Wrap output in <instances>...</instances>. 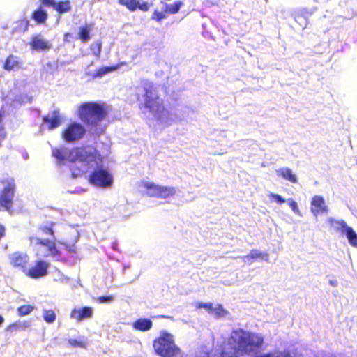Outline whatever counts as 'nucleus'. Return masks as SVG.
I'll return each mask as SVG.
<instances>
[{"label":"nucleus","mask_w":357,"mask_h":357,"mask_svg":"<svg viewBox=\"0 0 357 357\" xmlns=\"http://www.w3.org/2000/svg\"><path fill=\"white\" fill-rule=\"evenodd\" d=\"M52 155L59 163L66 164L68 161L74 163L71 167L73 177L91 172L89 176L91 184L100 188L112 187L113 176L107 169L102 168V159L93 148L54 149Z\"/></svg>","instance_id":"1"},{"label":"nucleus","mask_w":357,"mask_h":357,"mask_svg":"<svg viewBox=\"0 0 357 357\" xmlns=\"http://www.w3.org/2000/svg\"><path fill=\"white\" fill-rule=\"evenodd\" d=\"M264 344L261 334L250 333L243 329L234 330L225 344L221 352L212 351L214 357H237L235 353L250 354L259 349Z\"/></svg>","instance_id":"2"},{"label":"nucleus","mask_w":357,"mask_h":357,"mask_svg":"<svg viewBox=\"0 0 357 357\" xmlns=\"http://www.w3.org/2000/svg\"><path fill=\"white\" fill-rule=\"evenodd\" d=\"M138 91L142 94L144 106L161 123L169 125L173 121L172 114L163 106V101L158 94L157 88L150 82H144Z\"/></svg>","instance_id":"3"},{"label":"nucleus","mask_w":357,"mask_h":357,"mask_svg":"<svg viewBox=\"0 0 357 357\" xmlns=\"http://www.w3.org/2000/svg\"><path fill=\"white\" fill-rule=\"evenodd\" d=\"M107 114L106 107L100 103L89 102L81 105L78 109V116L84 123L96 126Z\"/></svg>","instance_id":"4"},{"label":"nucleus","mask_w":357,"mask_h":357,"mask_svg":"<svg viewBox=\"0 0 357 357\" xmlns=\"http://www.w3.org/2000/svg\"><path fill=\"white\" fill-rule=\"evenodd\" d=\"M29 245L37 257H55L60 255V249L55 241L43 239L37 236L29 238Z\"/></svg>","instance_id":"5"},{"label":"nucleus","mask_w":357,"mask_h":357,"mask_svg":"<svg viewBox=\"0 0 357 357\" xmlns=\"http://www.w3.org/2000/svg\"><path fill=\"white\" fill-rule=\"evenodd\" d=\"M142 187L145 193L150 197L167 199L176 194V188L174 186L160 185L153 182H143Z\"/></svg>","instance_id":"6"},{"label":"nucleus","mask_w":357,"mask_h":357,"mask_svg":"<svg viewBox=\"0 0 357 357\" xmlns=\"http://www.w3.org/2000/svg\"><path fill=\"white\" fill-rule=\"evenodd\" d=\"M85 128L78 123H70L62 132V137L67 142L79 140L85 134Z\"/></svg>","instance_id":"7"},{"label":"nucleus","mask_w":357,"mask_h":357,"mask_svg":"<svg viewBox=\"0 0 357 357\" xmlns=\"http://www.w3.org/2000/svg\"><path fill=\"white\" fill-rule=\"evenodd\" d=\"M15 189V183L13 178L2 181L0 188V204L2 206L8 208L11 203Z\"/></svg>","instance_id":"8"},{"label":"nucleus","mask_w":357,"mask_h":357,"mask_svg":"<svg viewBox=\"0 0 357 357\" xmlns=\"http://www.w3.org/2000/svg\"><path fill=\"white\" fill-rule=\"evenodd\" d=\"M8 259L11 266L25 273L29 261V257L26 253L15 252L8 256Z\"/></svg>","instance_id":"9"},{"label":"nucleus","mask_w":357,"mask_h":357,"mask_svg":"<svg viewBox=\"0 0 357 357\" xmlns=\"http://www.w3.org/2000/svg\"><path fill=\"white\" fill-rule=\"evenodd\" d=\"M49 264L43 260H37L34 266L26 269L25 274L31 278H39L47 274Z\"/></svg>","instance_id":"10"},{"label":"nucleus","mask_w":357,"mask_h":357,"mask_svg":"<svg viewBox=\"0 0 357 357\" xmlns=\"http://www.w3.org/2000/svg\"><path fill=\"white\" fill-rule=\"evenodd\" d=\"M310 204V211L315 217H317L320 213H327L328 212V207L322 196H314Z\"/></svg>","instance_id":"11"},{"label":"nucleus","mask_w":357,"mask_h":357,"mask_svg":"<svg viewBox=\"0 0 357 357\" xmlns=\"http://www.w3.org/2000/svg\"><path fill=\"white\" fill-rule=\"evenodd\" d=\"M93 310L92 307H84L82 308H75L70 313V317L77 321L92 317Z\"/></svg>","instance_id":"12"},{"label":"nucleus","mask_w":357,"mask_h":357,"mask_svg":"<svg viewBox=\"0 0 357 357\" xmlns=\"http://www.w3.org/2000/svg\"><path fill=\"white\" fill-rule=\"evenodd\" d=\"M244 263L252 264L253 261L260 259L266 261L269 260V255L267 252H261L258 250H252L245 256L240 257Z\"/></svg>","instance_id":"13"},{"label":"nucleus","mask_w":357,"mask_h":357,"mask_svg":"<svg viewBox=\"0 0 357 357\" xmlns=\"http://www.w3.org/2000/svg\"><path fill=\"white\" fill-rule=\"evenodd\" d=\"M44 122L43 128L47 124L48 130H52L61 125V117L58 112L54 111L44 119Z\"/></svg>","instance_id":"14"},{"label":"nucleus","mask_w":357,"mask_h":357,"mask_svg":"<svg viewBox=\"0 0 357 357\" xmlns=\"http://www.w3.org/2000/svg\"><path fill=\"white\" fill-rule=\"evenodd\" d=\"M30 45L36 50H45L51 47V44L40 35L32 37Z\"/></svg>","instance_id":"15"},{"label":"nucleus","mask_w":357,"mask_h":357,"mask_svg":"<svg viewBox=\"0 0 357 357\" xmlns=\"http://www.w3.org/2000/svg\"><path fill=\"white\" fill-rule=\"evenodd\" d=\"M278 176H281L284 179L291 183H296L298 182L297 176L293 173L292 170L288 167H282L276 170Z\"/></svg>","instance_id":"16"},{"label":"nucleus","mask_w":357,"mask_h":357,"mask_svg":"<svg viewBox=\"0 0 357 357\" xmlns=\"http://www.w3.org/2000/svg\"><path fill=\"white\" fill-rule=\"evenodd\" d=\"M91 30L92 28L91 25L85 24L84 26H80L77 33L78 39L83 43H87L91 38L90 33Z\"/></svg>","instance_id":"17"},{"label":"nucleus","mask_w":357,"mask_h":357,"mask_svg":"<svg viewBox=\"0 0 357 357\" xmlns=\"http://www.w3.org/2000/svg\"><path fill=\"white\" fill-rule=\"evenodd\" d=\"M152 321L148 319H139L132 324L135 330L146 331L151 328Z\"/></svg>","instance_id":"18"},{"label":"nucleus","mask_w":357,"mask_h":357,"mask_svg":"<svg viewBox=\"0 0 357 357\" xmlns=\"http://www.w3.org/2000/svg\"><path fill=\"white\" fill-rule=\"evenodd\" d=\"M327 222L337 231H341L342 234H344V232L347 231V228L349 227L346 222L342 220H337L331 217H328L327 218Z\"/></svg>","instance_id":"19"},{"label":"nucleus","mask_w":357,"mask_h":357,"mask_svg":"<svg viewBox=\"0 0 357 357\" xmlns=\"http://www.w3.org/2000/svg\"><path fill=\"white\" fill-rule=\"evenodd\" d=\"M209 314H212L216 318H225L228 317L229 312L224 309L222 305L215 304L213 305Z\"/></svg>","instance_id":"20"},{"label":"nucleus","mask_w":357,"mask_h":357,"mask_svg":"<svg viewBox=\"0 0 357 357\" xmlns=\"http://www.w3.org/2000/svg\"><path fill=\"white\" fill-rule=\"evenodd\" d=\"M118 68H119V66H112V67L102 66L94 73H89V75H90L93 78H97V77L100 78V77H102L103 76H105V75L117 70Z\"/></svg>","instance_id":"21"},{"label":"nucleus","mask_w":357,"mask_h":357,"mask_svg":"<svg viewBox=\"0 0 357 357\" xmlns=\"http://www.w3.org/2000/svg\"><path fill=\"white\" fill-rule=\"evenodd\" d=\"M31 324L30 321H19L15 323L10 324L7 330L10 331H17L18 330H25L29 327H31Z\"/></svg>","instance_id":"22"},{"label":"nucleus","mask_w":357,"mask_h":357,"mask_svg":"<svg viewBox=\"0 0 357 357\" xmlns=\"http://www.w3.org/2000/svg\"><path fill=\"white\" fill-rule=\"evenodd\" d=\"M255 357H291V355L287 350H273L268 353L257 355Z\"/></svg>","instance_id":"23"},{"label":"nucleus","mask_w":357,"mask_h":357,"mask_svg":"<svg viewBox=\"0 0 357 357\" xmlns=\"http://www.w3.org/2000/svg\"><path fill=\"white\" fill-rule=\"evenodd\" d=\"M183 5V2L181 1H176L170 4H165L164 6L165 12L167 13L168 15L175 14L178 12Z\"/></svg>","instance_id":"24"},{"label":"nucleus","mask_w":357,"mask_h":357,"mask_svg":"<svg viewBox=\"0 0 357 357\" xmlns=\"http://www.w3.org/2000/svg\"><path fill=\"white\" fill-rule=\"evenodd\" d=\"M52 7L60 13L68 12L71 8L70 2L68 0L55 2Z\"/></svg>","instance_id":"25"},{"label":"nucleus","mask_w":357,"mask_h":357,"mask_svg":"<svg viewBox=\"0 0 357 357\" xmlns=\"http://www.w3.org/2000/svg\"><path fill=\"white\" fill-rule=\"evenodd\" d=\"M4 68L6 70H13L19 68V61L17 58L13 55L9 56L4 63Z\"/></svg>","instance_id":"26"},{"label":"nucleus","mask_w":357,"mask_h":357,"mask_svg":"<svg viewBox=\"0 0 357 357\" xmlns=\"http://www.w3.org/2000/svg\"><path fill=\"white\" fill-rule=\"evenodd\" d=\"M344 234L347 236L349 243L352 246L357 247V234L351 227L347 228Z\"/></svg>","instance_id":"27"},{"label":"nucleus","mask_w":357,"mask_h":357,"mask_svg":"<svg viewBox=\"0 0 357 357\" xmlns=\"http://www.w3.org/2000/svg\"><path fill=\"white\" fill-rule=\"evenodd\" d=\"M47 17V13L41 8L36 10L33 14V18L38 23L44 22Z\"/></svg>","instance_id":"28"},{"label":"nucleus","mask_w":357,"mask_h":357,"mask_svg":"<svg viewBox=\"0 0 357 357\" xmlns=\"http://www.w3.org/2000/svg\"><path fill=\"white\" fill-rule=\"evenodd\" d=\"M44 320L49 323H53L56 319V314L52 310H45L43 313Z\"/></svg>","instance_id":"29"},{"label":"nucleus","mask_w":357,"mask_h":357,"mask_svg":"<svg viewBox=\"0 0 357 357\" xmlns=\"http://www.w3.org/2000/svg\"><path fill=\"white\" fill-rule=\"evenodd\" d=\"M34 310V307L31 305H22L17 308L19 316H26L29 314Z\"/></svg>","instance_id":"30"},{"label":"nucleus","mask_w":357,"mask_h":357,"mask_svg":"<svg viewBox=\"0 0 357 357\" xmlns=\"http://www.w3.org/2000/svg\"><path fill=\"white\" fill-rule=\"evenodd\" d=\"M119 3L126 6L130 10H135L138 6L135 0H119Z\"/></svg>","instance_id":"31"},{"label":"nucleus","mask_w":357,"mask_h":357,"mask_svg":"<svg viewBox=\"0 0 357 357\" xmlns=\"http://www.w3.org/2000/svg\"><path fill=\"white\" fill-rule=\"evenodd\" d=\"M268 197L271 201L274 202L278 204H282L286 202V199L284 197L273 192L268 193Z\"/></svg>","instance_id":"32"},{"label":"nucleus","mask_w":357,"mask_h":357,"mask_svg":"<svg viewBox=\"0 0 357 357\" xmlns=\"http://www.w3.org/2000/svg\"><path fill=\"white\" fill-rule=\"evenodd\" d=\"M168 14L167 13L165 12V8L163 7V9L162 11H155L153 13V19L156 20L158 21H160L162 19H165L167 17Z\"/></svg>","instance_id":"33"},{"label":"nucleus","mask_w":357,"mask_h":357,"mask_svg":"<svg viewBox=\"0 0 357 357\" xmlns=\"http://www.w3.org/2000/svg\"><path fill=\"white\" fill-rule=\"evenodd\" d=\"M68 343L70 344V346L74 347H81V348H85L86 347V342L82 340H77L75 339H69Z\"/></svg>","instance_id":"34"},{"label":"nucleus","mask_w":357,"mask_h":357,"mask_svg":"<svg viewBox=\"0 0 357 357\" xmlns=\"http://www.w3.org/2000/svg\"><path fill=\"white\" fill-rule=\"evenodd\" d=\"M287 202H288L289 206L291 208V209L294 213H296L298 215H301V213L298 208L297 203L294 200H293L292 199H289L287 200Z\"/></svg>","instance_id":"35"},{"label":"nucleus","mask_w":357,"mask_h":357,"mask_svg":"<svg viewBox=\"0 0 357 357\" xmlns=\"http://www.w3.org/2000/svg\"><path fill=\"white\" fill-rule=\"evenodd\" d=\"M213 305L211 303L198 302L196 303V307L197 308H204L209 313Z\"/></svg>","instance_id":"36"},{"label":"nucleus","mask_w":357,"mask_h":357,"mask_svg":"<svg viewBox=\"0 0 357 357\" xmlns=\"http://www.w3.org/2000/svg\"><path fill=\"white\" fill-rule=\"evenodd\" d=\"M91 50L95 56H98L101 52V44L98 43L93 44Z\"/></svg>","instance_id":"37"},{"label":"nucleus","mask_w":357,"mask_h":357,"mask_svg":"<svg viewBox=\"0 0 357 357\" xmlns=\"http://www.w3.org/2000/svg\"><path fill=\"white\" fill-rule=\"evenodd\" d=\"M20 24V30L22 31L23 32H25L29 26V21L26 20H22L19 22Z\"/></svg>","instance_id":"38"},{"label":"nucleus","mask_w":357,"mask_h":357,"mask_svg":"<svg viewBox=\"0 0 357 357\" xmlns=\"http://www.w3.org/2000/svg\"><path fill=\"white\" fill-rule=\"evenodd\" d=\"M98 301L100 303H109L113 301V297L112 296H100L98 298Z\"/></svg>","instance_id":"39"},{"label":"nucleus","mask_w":357,"mask_h":357,"mask_svg":"<svg viewBox=\"0 0 357 357\" xmlns=\"http://www.w3.org/2000/svg\"><path fill=\"white\" fill-rule=\"evenodd\" d=\"M54 225V223H50V226H49V227H44V228L43 229V230L45 231V229H47V230L48 231L49 234H50L51 236H54V230H53V229H52V227H53Z\"/></svg>","instance_id":"40"},{"label":"nucleus","mask_w":357,"mask_h":357,"mask_svg":"<svg viewBox=\"0 0 357 357\" xmlns=\"http://www.w3.org/2000/svg\"><path fill=\"white\" fill-rule=\"evenodd\" d=\"M43 4L48 6H52L55 3L54 0H41Z\"/></svg>","instance_id":"41"},{"label":"nucleus","mask_w":357,"mask_h":357,"mask_svg":"<svg viewBox=\"0 0 357 357\" xmlns=\"http://www.w3.org/2000/svg\"><path fill=\"white\" fill-rule=\"evenodd\" d=\"M58 243L64 245L66 249L68 250V251H72L73 250V246L71 245H68L66 242L58 241Z\"/></svg>","instance_id":"42"},{"label":"nucleus","mask_w":357,"mask_h":357,"mask_svg":"<svg viewBox=\"0 0 357 357\" xmlns=\"http://www.w3.org/2000/svg\"><path fill=\"white\" fill-rule=\"evenodd\" d=\"M137 8H139V9H141V10H142L144 11H146V10H148L149 6H148L147 3H143L142 5H139V3L138 2Z\"/></svg>","instance_id":"43"},{"label":"nucleus","mask_w":357,"mask_h":357,"mask_svg":"<svg viewBox=\"0 0 357 357\" xmlns=\"http://www.w3.org/2000/svg\"><path fill=\"white\" fill-rule=\"evenodd\" d=\"M329 284L332 287H337V281L335 280H329Z\"/></svg>","instance_id":"44"},{"label":"nucleus","mask_w":357,"mask_h":357,"mask_svg":"<svg viewBox=\"0 0 357 357\" xmlns=\"http://www.w3.org/2000/svg\"><path fill=\"white\" fill-rule=\"evenodd\" d=\"M5 229L0 225V238L4 235Z\"/></svg>","instance_id":"45"},{"label":"nucleus","mask_w":357,"mask_h":357,"mask_svg":"<svg viewBox=\"0 0 357 357\" xmlns=\"http://www.w3.org/2000/svg\"><path fill=\"white\" fill-rule=\"evenodd\" d=\"M4 318L0 315V326L3 323Z\"/></svg>","instance_id":"46"},{"label":"nucleus","mask_w":357,"mask_h":357,"mask_svg":"<svg viewBox=\"0 0 357 357\" xmlns=\"http://www.w3.org/2000/svg\"><path fill=\"white\" fill-rule=\"evenodd\" d=\"M102 130H102V129H101L100 131H96V134H100V132H102Z\"/></svg>","instance_id":"47"},{"label":"nucleus","mask_w":357,"mask_h":357,"mask_svg":"<svg viewBox=\"0 0 357 357\" xmlns=\"http://www.w3.org/2000/svg\"><path fill=\"white\" fill-rule=\"evenodd\" d=\"M69 36H70V33H66V34L65 35V38H67V37H68Z\"/></svg>","instance_id":"48"}]
</instances>
